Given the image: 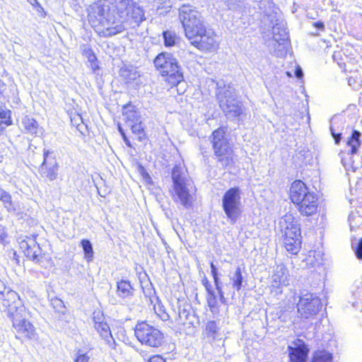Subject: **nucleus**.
<instances>
[{"mask_svg": "<svg viewBox=\"0 0 362 362\" xmlns=\"http://www.w3.org/2000/svg\"><path fill=\"white\" fill-rule=\"evenodd\" d=\"M88 21L101 37H109L122 33L126 27L123 20L117 18L109 3L99 0L87 8Z\"/></svg>", "mask_w": 362, "mask_h": 362, "instance_id": "nucleus-1", "label": "nucleus"}, {"mask_svg": "<svg viewBox=\"0 0 362 362\" xmlns=\"http://www.w3.org/2000/svg\"><path fill=\"white\" fill-rule=\"evenodd\" d=\"M171 178V194L173 201L186 209H191L194 201L196 188L186 169L180 165H175L172 170Z\"/></svg>", "mask_w": 362, "mask_h": 362, "instance_id": "nucleus-2", "label": "nucleus"}, {"mask_svg": "<svg viewBox=\"0 0 362 362\" xmlns=\"http://www.w3.org/2000/svg\"><path fill=\"white\" fill-rule=\"evenodd\" d=\"M290 198L301 215L310 216L317 212V194L310 192L303 182L296 180L292 183Z\"/></svg>", "mask_w": 362, "mask_h": 362, "instance_id": "nucleus-3", "label": "nucleus"}, {"mask_svg": "<svg viewBox=\"0 0 362 362\" xmlns=\"http://www.w3.org/2000/svg\"><path fill=\"white\" fill-rule=\"evenodd\" d=\"M153 63L160 74L168 77L172 85H177L183 80L182 68L173 54L161 52L155 58Z\"/></svg>", "mask_w": 362, "mask_h": 362, "instance_id": "nucleus-4", "label": "nucleus"}, {"mask_svg": "<svg viewBox=\"0 0 362 362\" xmlns=\"http://www.w3.org/2000/svg\"><path fill=\"white\" fill-rule=\"evenodd\" d=\"M211 138V143L218 162L223 168L233 164L232 144L226 137L224 129L218 128L214 131Z\"/></svg>", "mask_w": 362, "mask_h": 362, "instance_id": "nucleus-5", "label": "nucleus"}, {"mask_svg": "<svg viewBox=\"0 0 362 362\" xmlns=\"http://www.w3.org/2000/svg\"><path fill=\"white\" fill-rule=\"evenodd\" d=\"M222 208L230 223H236L242 214L241 191L239 187H231L224 193Z\"/></svg>", "mask_w": 362, "mask_h": 362, "instance_id": "nucleus-6", "label": "nucleus"}, {"mask_svg": "<svg viewBox=\"0 0 362 362\" xmlns=\"http://www.w3.org/2000/svg\"><path fill=\"white\" fill-rule=\"evenodd\" d=\"M136 339L148 347L158 348L164 343V335L157 328L146 322H138L134 329Z\"/></svg>", "mask_w": 362, "mask_h": 362, "instance_id": "nucleus-7", "label": "nucleus"}, {"mask_svg": "<svg viewBox=\"0 0 362 362\" xmlns=\"http://www.w3.org/2000/svg\"><path fill=\"white\" fill-rule=\"evenodd\" d=\"M25 308L22 304L18 293L4 287V282L0 280V310L11 318Z\"/></svg>", "mask_w": 362, "mask_h": 362, "instance_id": "nucleus-8", "label": "nucleus"}, {"mask_svg": "<svg viewBox=\"0 0 362 362\" xmlns=\"http://www.w3.org/2000/svg\"><path fill=\"white\" fill-rule=\"evenodd\" d=\"M179 19L184 28L186 37L193 36L194 30L204 24L199 12L189 4H183L180 7Z\"/></svg>", "mask_w": 362, "mask_h": 362, "instance_id": "nucleus-9", "label": "nucleus"}, {"mask_svg": "<svg viewBox=\"0 0 362 362\" xmlns=\"http://www.w3.org/2000/svg\"><path fill=\"white\" fill-rule=\"evenodd\" d=\"M187 37L192 45L202 51H214L218 46L214 32L206 28L204 24L194 30L193 36L189 35Z\"/></svg>", "mask_w": 362, "mask_h": 362, "instance_id": "nucleus-10", "label": "nucleus"}, {"mask_svg": "<svg viewBox=\"0 0 362 362\" xmlns=\"http://www.w3.org/2000/svg\"><path fill=\"white\" fill-rule=\"evenodd\" d=\"M322 307L320 298L311 293H301L297 304L298 314L305 319L315 316Z\"/></svg>", "mask_w": 362, "mask_h": 362, "instance_id": "nucleus-11", "label": "nucleus"}, {"mask_svg": "<svg viewBox=\"0 0 362 362\" xmlns=\"http://www.w3.org/2000/svg\"><path fill=\"white\" fill-rule=\"evenodd\" d=\"M28 313L26 309L23 312L14 315L11 318L13 327L15 329L18 337H23L29 339H35L37 334L35 327L29 321L27 320Z\"/></svg>", "mask_w": 362, "mask_h": 362, "instance_id": "nucleus-12", "label": "nucleus"}, {"mask_svg": "<svg viewBox=\"0 0 362 362\" xmlns=\"http://www.w3.org/2000/svg\"><path fill=\"white\" fill-rule=\"evenodd\" d=\"M18 243L20 249L28 259L35 262H40L41 248L35 237L20 238Z\"/></svg>", "mask_w": 362, "mask_h": 362, "instance_id": "nucleus-13", "label": "nucleus"}, {"mask_svg": "<svg viewBox=\"0 0 362 362\" xmlns=\"http://www.w3.org/2000/svg\"><path fill=\"white\" fill-rule=\"evenodd\" d=\"M49 150L44 149L43 162L39 168V173L42 177L53 181L57 178L59 166L54 158L49 157Z\"/></svg>", "mask_w": 362, "mask_h": 362, "instance_id": "nucleus-14", "label": "nucleus"}, {"mask_svg": "<svg viewBox=\"0 0 362 362\" xmlns=\"http://www.w3.org/2000/svg\"><path fill=\"white\" fill-rule=\"evenodd\" d=\"M272 33L275 42L282 41L280 45L282 46L283 48L276 52V54L279 57H283L286 53L289 45L288 33L286 28L285 22L276 20V24L273 26Z\"/></svg>", "mask_w": 362, "mask_h": 362, "instance_id": "nucleus-15", "label": "nucleus"}, {"mask_svg": "<svg viewBox=\"0 0 362 362\" xmlns=\"http://www.w3.org/2000/svg\"><path fill=\"white\" fill-rule=\"evenodd\" d=\"M288 270L284 264H276L271 277V287L276 289V293H281V288L288 285Z\"/></svg>", "mask_w": 362, "mask_h": 362, "instance_id": "nucleus-16", "label": "nucleus"}, {"mask_svg": "<svg viewBox=\"0 0 362 362\" xmlns=\"http://www.w3.org/2000/svg\"><path fill=\"white\" fill-rule=\"evenodd\" d=\"M216 96L221 108L222 100L228 105H231L238 100L235 89L230 86H226L223 81L216 82Z\"/></svg>", "mask_w": 362, "mask_h": 362, "instance_id": "nucleus-17", "label": "nucleus"}, {"mask_svg": "<svg viewBox=\"0 0 362 362\" xmlns=\"http://www.w3.org/2000/svg\"><path fill=\"white\" fill-rule=\"evenodd\" d=\"M175 322L178 325L190 327L198 322V319L192 307L188 304H183L178 306V313Z\"/></svg>", "mask_w": 362, "mask_h": 362, "instance_id": "nucleus-18", "label": "nucleus"}, {"mask_svg": "<svg viewBox=\"0 0 362 362\" xmlns=\"http://www.w3.org/2000/svg\"><path fill=\"white\" fill-rule=\"evenodd\" d=\"M146 20L145 11L142 6L134 1L124 17V24L128 23L132 28L139 27ZM125 26V25H124Z\"/></svg>", "mask_w": 362, "mask_h": 362, "instance_id": "nucleus-19", "label": "nucleus"}, {"mask_svg": "<svg viewBox=\"0 0 362 362\" xmlns=\"http://www.w3.org/2000/svg\"><path fill=\"white\" fill-rule=\"evenodd\" d=\"M295 346H288L290 362H307L309 349L301 339L294 342Z\"/></svg>", "mask_w": 362, "mask_h": 362, "instance_id": "nucleus-20", "label": "nucleus"}, {"mask_svg": "<svg viewBox=\"0 0 362 362\" xmlns=\"http://www.w3.org/2000/svg\"><path fill=\"white\" fill-rule=\"evenodd\" d=\"M221 110L229 119L238 118L240 120L244 115L245 108L242 103L238 100L231 105H228L226 101L222 100Z\"/></svg>", "mask_w": 362, "mask_h": 362, "instance_id": "nucleus-21", "label": "nucleus"}, {"mask_svg": "<svg viewBox=\"0 0 362 362\" xmlns=\"http://www.w3.org/2000/svg\"><path fill=\"white\" fill-rule=\"evenodd\" d=\"M211 272L214 279V283L217 291L218 298L221 303L225 304L226 299L225 298L226 291L228 288V284L224 285L218 276V272L213 262L210 263Z\"/></svg>", "mask_w": 362, "mask_h": 362, "instance_id": "nucleus-22", "label": "nucleus"}, {"mask_svg": "<svg viewBox=\"0 0 362 362\" xmlns=\"http://www.w3.org/2000/svg\"><path fill=\"white\" fill-rule=\"evenodd\" d=\"M134 289L130 281L127 279H120L117 281V295L123 300H129L134 296Z\"/></svg>", "mask_w": 362, "mask_h": 362, "instance_id": "nucleus-23", "label": "nucleus"}, {"mask_svg": "<svg viewBox=\"0 0 362 362\" xmlns=\"http://www.w3.org/2000/svg\"><path fill=\"white\" fill-rule=\"evenodd\" d=\"M134 0H111L112 8L115 9L117 18L124 21V16L130 10V7L134 3Z\"/></svg>", "mask_w": 362, "mask_h": 362, "instance_id": "nucleus-24", "label": "nucleus"}, {"mask_svg": "<svg viewBox=\"0 0 362 362\" xmlns=\"http://www.w3.org/2000/svg\"><path fill=\"white\" fill-rule=\"evenodd\" d=\"M301 238L284 237L286 250L292 255H296L301 247Z\"/></svg>", "mask_w": 362, "mask_h": 362, "instance_id": "nucleus-25", "label": "nucleus"}, {"mask_svg": "<svg viewBox=\"0 0 362 362\" xmlns=\"http://www.w3.org/2000/svg\"><path fill=\"white\" fill-rule=\"evenodd\" d=\"M361 133L359 131L353 129L351 136L346 139V146L351 148V155L356 154L361 145Z\"/></svg>", "mask_w": 362, "mask_h": 362, "instance_id": "nucleus-26", "label": "nucleus"}, {"mask_svg": "<svg viewBox=\"0 0 362 362\" xmlns=\"http://www.w3.org/2000/svg\"><path fill=\"white\" fill-rule=\"evenodd\" d=\"M279 227L281 230H296L300 227V224L297 219L291 214H286L279 221Z\"/></svg>", "mask_w": 362, "mask_h": 362, "instance_id": "nucleus-27", "label": "nucleus"}, {"mask_svg": "<svg viewBox=\"0 0 362 362\" xmlns=\"http://www.w3.org/2000/svg\"><path fill=\"white\" fill-rule=\"evenodd\" d=\"M123 117L124 119L130 124L140 121L141 118L139 112L131 105L124 107Z\"/></svg>", "mask_w": 362, "mask_h": 362, "instance_id": "nucleus-28", "label": "nucleus"}, {"mask_svg": "<svg viewBox=\"0 0 362 362\" xmlns=\"http://www.w3.org/2000/svg\"><path fill=\"white\" fill-rule=\"evenodd\" d=\"M94 327L106 342H111L112 334L109 325L103 322H95Z\"/></svg>", "mask_w": 362, "mask_h": 362, "instance_id": "nucleus-29", "label": "nucleus"}, {"mask_svg": "<svg viewBox=\"0 0 362 362\" xmlns=\"http://www.w3.org/2000/svg\"><path fill=\"white\" fill-rule=\"evenodd\" d=\"M310 362H333V356L327 351L317 350L313 352Z\"/></svg>", "mask_w": 362, "mask_h": 362, "instance_id": "nucleus-30", "label": "nucleus"}, {"mask_svg": "<svg viewBox=\"0 0 362 362\" xmlns=\"http://www.w3.org/2000/svg\"><path fill=\"white\" fill-rule=\"evenodd\" d=\"M229 277L230 280L232 281V288L236 291H240L243 282V276L240 267L238 266L235 272L231 274Z\"/></svg>", "mask_w": 362, "mask_h": 362, "instance_id": "nucleus-31", "label": "nucleus"}, {"mask_svg": "<svg viewBox=\"0 0 362 362\" xmlns=\"http://www.w3.org/2000/svg\"><path fill=\"white\" fill-rule=\"evenodd\" d=\"M0 200L4 203L5 208L9 212H15L16 207L11 200V196L0 187Z\"/></svg>", "mask_w": 362, "mask_h": 362, "instance_id": "nucleus-32", "label": "nucleus"}, {"mask_svg": "<svg viewBox=\"0 0 362 362\" xmlns=\"http://www.w3.org/2000/svg\"><path fill=\"white\" fill-rule=\"evenodd\" d=\"M23 124L28 133L37 135L40 132L38 124L33 118L25 117L23 119Z\"/></svg>", "mask_w": 362, "mask_h": 362, "instance_id": "nucleus-33", "label": "nucleus"}, {"mask_svg": "<svg viewBox=\"0 0 362 362\" xmlns=\"http://www.w3.org/2000/svg\"><path fill=\"white\" fill-rule=\"evenodd\" d=\"M164 45L165 47H172L176 44L178 37L174 31L165 30L163 32Z\"/></svg>", "mask_w": 362, "mask_h": 362, "instance_id": "nucleus-34", "label": "nucleus"}, {"mask_svg": "<svg viewBox=\"0 0 362 362\" xmlns=\"http://www.w3.org/2000/svg\"><path fill=\"white\" fill-rule=\"evenodd\" d=\"M81 245L84 252V257L87 261H91L93 257V245L89 240L83 239L81 242Z\"/></svg>", "mask_w": 362, "mask_h": 362, "instance_id": "nucleus-35", "label": "nucleus"}, {"mask_svg": "<svg viewBox=\"0 0 362 362\" xmlns=\"http://www.w3.org/2000/svg\"><path fill=\"white\" fill-rule=\"evenodd\" d=\"M120 76L129 82L130 81L135 80L137 78L138 74L134 69L124 66L120 69Z\"/></svg>", "mask_w": 362, "mask_h": 362, "instance_id": "nucleus-36", "label": "nucleus"}, {"mask_svg": "<svg viewBox=\"0 0 362 362\" xmlns=\"http://www.w3.org/2000/svg\"><path fill=\"white\" fill-rule=\"evenodd\" d=\"M11 115V110L6 108V106H0V119H1V123L6 126L11 125L12 124Z\"/></svg>", "mask_w": 362, "mask_h": 362, "instance_id": "nucleus-37", "label": "nucleus"}, {"mask_svg": "<svg viewBox=\"0 0 362 362\" xmlns=\"http://www.w3.org/2000/svg\"><path fill=\"white\" fill-rule=\"evenodd\" d=\"M218 329L219 328L216 322L214 320H211L207 322L205 331L208 337L215 339Z\"/></svg>", "mask_w": 362, "mask_h": 362, "instance_id": "nucleus-38", "label": "nucleus"}, {"mask_svg": "<svg viewBox=\"0 0 362 362\" xmlns=\"http://www.w3.org/2000/svg\"><path fill=\"white\" fill-rule=\"evenodd\" d=\"M132 128V131L134 134L138 136L139 139H141L145 136L144 127L141 121L129 124Z\"/></svg>", "mask_w": 362, "mask_h": 362, "instance_id": "nucleus-39", "label": "nucleus"}, {"mask_svg": "<svg viewBox=\"0 0 362 362\" xmlns=\"http://www.w3.org/2000/svg\"><path fill=\"white\" fill-rule=\"evenodd\" d=\"M207 303L211 310L215 309L217 306V296L213 291L207 293Z\"/></svg>", "mask_w": 362, "mask_h": 362, "instance_id": "nucleus-40", "label": "nucleus"}, {"mask_svg": "<svg viewBox=\"0 0 362 362\" xmlns=\"http://www.w3.org/2000/svg\"><path fill=\"white\" fill-rule=\"evenodd\" d=\"M51 303L53 308L59 313H63L65 310L64 302L57 298L52 299Z\"/></svg>", "mask_w": 362, "mask_h": 362, "instance_id": "nucleus-41", "label": "nucleus"}, {"mask_svg": "<svg viewBox=\"0 0 362 362\" xmlns=\"http://www.w3.org/2000/svg\"><path fill=\"white\" fill-rule=\"evenodd\" d=\"M227 6L228 10H238L240 6V0H221Z\"/></svg>", "mask_w": 362, "mask_h": 362, "instance_id": "nucleus-42", "label": "nucleus"}, {"mask_svg": "<svg viewBox=\"0 0 362 362\" xmlns=\"http://www.w3.org/2000/svg\"><path fill=\"white\" fill-rule=\"evenodd\" d=\"M281 233L284 234V237L301 238L300 227H298L296 230H281Z\"/></svg>", "mask_w": 362, "mask_h": 362, "instance_id": "nucleus-43", "label": "nucleus"}, {"mask_svg": "<svg viewBox=\"0 0 362 362\" xmlns=\"http://www.w3.org/2000/svg\"><path fill=\"white\" fill-rule=\"evenodd\" d=\"M202 285L204 286L207 293H209V292H211L214 290L211 283L209 282V281L208 280V279L206 278V276H204L202 280Z\"/></svg>", "mask_w": 362, "mask_h": 362, "instance_id": "nucleus-44", "label": "nucleus"}, {"mask_svg": "<svg viewBox=\"0 0 362 362\" xmlns=\"http://www.w3.org/2000/svg\"><path fill=\"white\" fill-rule=\"evenodd\" d=\"M146 362H166L165 359L160 355H154L149 357Z\"/></svg>", "mask_w": 362, "mask_h": 362, "instance_id": "nucleus-45", "label": "nucleus"}, {"mask_svg": "<svg viewBox=\"0 0 362 362\" xmlns=\"http://www.w3.org/2000/svg\"><path fill=\"white\" fill-rule=\"evenodd\" d=\"M89 356L86 354H80L74 359L75 362H88Z\"/></svg>", "mask_w": 362, "mask_h": 362, "instance_id": "nucleus-46", "label": "nucleus"}, {"mask_svg": "<svg viewBox=\"0 0 362 362\" xmlns=\"http://www.w3.org/2000/svg\"><path fill=\"white\" fill-rule=\"evenodd\" d=\"M355 254L357 258L362 259V238L359 240L355 249Z\"/></svg>", "mask_w": 362, "mask_h": 362, "instance_id": "nucleus-47", "label": "nucleus"}, {"mask_svg": "<svg viewBox=\"0 0 362 362\" xmlns=\"http://www.w3.org/2000/svg\"><path fill=\"white\" fill-rule=\"evenodd\" d=\"M118 129H119V133L121 134V135L122 136L124 142L126 144V145L127 146L131 147L132 146L131 142L128 139L127 136H126L123 129L120 126H119Z\"/></svg>", "mask_w": 362, "mask_h": 362, "instance_id": "nucleus-48", "label": "nucleus"}, {"mask_svg": "<svg viewBox=\"0 0 362 362\" xmlns=\"http://www.w3.org/2000/svg\"><path fill=\"white\" fill-rule=\"evenodd\" d=\"M330 131H331L332 135L334 139L335 144H339L341 139V133H338V134L335 133L334 132V129L332 127L330 128Z\"/></svg>", "mask_w": 362, "mask_h": 362, "instance_id": "nucleus-49", "label": "nucleus"}, {"mask_svg": "<svg viewBox=\"0 0 362 362\" xmlns=\"http://www.w3.org/2000/svg\"><path fill=\"white\" fill-rule=\"evenodd\" d=\"M34 8L36 10V11L40 14L41 17H45L46 12L45 11L43 7L40 5V4H37V5L34 6Z\"/></svg>", "mask_w": 362, "mask_h": 362, "instance_id": "nucleus-50", "label": "nucleus"}, {"mask_svg": "<svg viewBox=\"0 0 362 362\" xmlns=\"http://www.w3.org/2000/svg\"><path fill=\"white\" fill-rule=\"evenodd\" d=\"M7 236L5 228L0 225V242H2Z\"/></svg>", "mask_w": 362, "mask_h": 362, "instance_id": "nucleus-51", "label": "nucleus"}, {"mask_svg": "<svg viewBox=\"0 0 362 362\" xmlns=\"http://www.w3.org/2000/svg\"><path fill=\"white\" fill-rule=\"evenodd\" d=\"M295 76L298 78H301L303 77V72L300 67H299V66L296 67V69L295 70Z\"/></svg>", "mask_w": 362, "mask_h": 362, "instance_id": "nucleus-52", "label": "nucleus"}, {"mask_svg": "<svg viewBox=\"0 0 362 362\" xmlns=\"http://www.w3.org/2000/svg\"><path fill=\"white\" fill-rule=\"evenodd\" d=\"M313 25L318 30H323L325 29V25L321 21H317L313 23Z\"/></svg>", "mask_w": 362, "mask_h": 362, "instance_id": "nucleus-53", "label": "nucleus"}, {"mask_svg": "<svg viewBox=\"0 0 362 362\" xmlns=\"http://www.w3.org/2000/svg\"><path fill=\"white\" fill-rule=\"evenodd\" d=\"M282 43V41H279V42H275V44H274V47H275V49L274 50V54L275 55H276L277 57H279L276 54V52H278L279 49H282V46H281L280 45Z\"/></svg>", "mask_w": 362, "mask_h": 362, "instance_id": "nucleus-54", "label": "nucleus"}, {"mask_svg": "<svg viewBox=\"0 0 362 362\" xmlns=\"http://www.w3.org/2000/svg\"><path fill=\"white\" fill-rule=\"evenodd\" d=\"M107 344L110 346V348H112L113 349H116L117 343L112 337L111 342L110 341L107 342Z\"/></svg>", "mask_w": 362, "mask_h": 362, "instance_id": "nucleus-55", "label": "nucleus"}, {"mask_svg": "<svg viewBox=\"0 0 362 362\" xmlns=\"http://www.w3.org/2000/svg\"><path fill=\"white\" fill-rule=\"evenodd\" d=\"M139 354L144 358L145 362H146V360L148 358H147V353H146V351L141 350L139 351Z\"/></svg>", "mask_w": 362, "mask_h": 362, "instance_id": "nucleus-56", "label": "nucleus"}, {"mask_svg": "<svg viewBox=\"0 0 362 362\" xmlns=\"http://www.w3.org/2000/svg\"><path fill=\"white\" fill-rule=\"evenodd\" d=\"M342 155H343V153H339V156H340V157H341V163H342V165L346 168V165H348V163H346V159L342 156Z\"/></svg>", "mask_w": 362, "mask_h": 362, "instance_id": "nucleus-57", "label": "nucleus"}, {"mask_svg": "<svg viewBox=\"0 0 362 362\" xmlns=\"http://www.w3.org/2000/svg\"><path fill=\"white\" fill-rule=\"evenodd\" d=\"M28 1L34 7L36 5H37V4H40L37 0H28Z\"/></svg>", "mask_w": 362, "mask_h": 362, "instance_id": "nucleus-58", "label": "nucleus"}, {"mask_svg": "<svg viewBox=\"0 0 362 362\" xmlns=\"http://www.w3.org/2000/svg\"><path fill=\"white\" fill-rule=\"evenodd\" d=\"M5 86V83H4V81L0 79V91L1 90V89Z\"/></svg>", "mask_w": 362, "mask_h": 362, "instance_id": "nucleus-59", "label": "nucleus"}, {"mask_svg": "<svg viewBox=\"0 0 362 362\" xmlns=\"http://www.w3.org/2000/svg\"><path fill=\"white\" fill-rule=\"evenodd\" d=\"M154 1L162 4L163 3H165L166 1V0H154Z\"/></svg>", "mask_w": 362, "mask_h": 362, "instance_id": "nucleus-60", "label": "nucleus"}, {"mask_svg": "<svg viewBox=\"0 0 362 362\" xmlns=\"http://www.w3.org/2000/svg\"><path fill=\"white\" fill-rule=\"evenodd\" d=\"M226 293L233 296L235 294V291H231L230 290H229L228 292H227Z\"/></svg>", "mask_w": 362, "mask_h": 362, "instance_id": "nucleus-61", "label": "nucleus"}, {"mask_svg": "<svg viewBox=\"0 0 362 362\" xmlns=\"http://www.w3.org/2000/svg\"><path fill=\"white\" fill-rule=\"evenodd\" d=\"M286 74H287V75L291 76V74L289 71H287Z\"/></svg>", "mask_w": 362, "mask_h": 362, "instance_id": "nucleus-62", "label": "nucleus"}, {"mask_svg": "<svg viewBox=\"0 0 362 362\" xmlns=\"http://www.w3.org/2000/svg\"><path fill=\"white\" fill-rule=\"evenodd\" d=\"M1 123V121L0 122V124Z\"/></svg>", "mask_w": 362, "mask_h": 362, "instance_id": "nucleus-63", "label": "nucleus"}]
</instances>
